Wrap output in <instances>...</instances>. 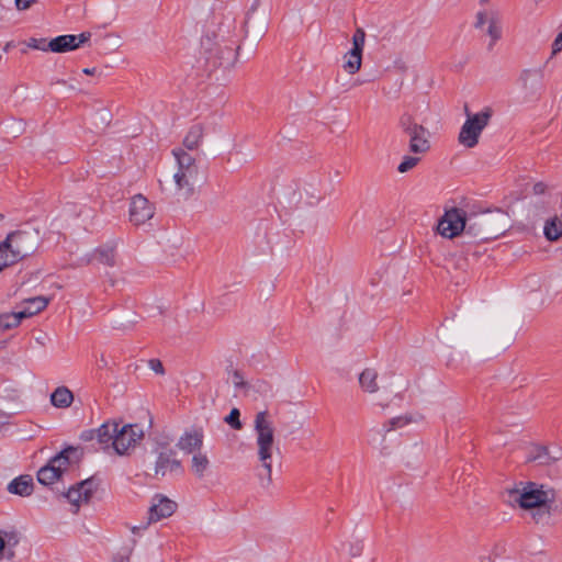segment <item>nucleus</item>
<instances>
[{"label":"nucleus","mask_w":562,"mask_h":562,"mask_svg":"<svg viewBox=\"0 0 562 562\" xmlns=\"http://www.w3.org/2000/svg\"><path fill=\"white\" fill-rule=\"evenodd\" d=\"M172 154L176 159V169L165 181L166 190L178 200H188L205 181V173L198 160L184 149H173Z\"/></svg>","instance_id":"f257e3e1"},{"label":"nucleus","mask_w":562,"mask_h":562,"mask_svg":"<svg viewBox=\"0 0 562 562\" xmlns=\"http://www.w3.org/2000/svg\"><path fill=\"white\" fill-rule=\"evenodd\" d=\"M254 430L256 435V453L258 461L265 470L263 486L272 483V457L278 450L276 446V429L268 411H260L255 415Z\"/></svg>","instance_id":"f03ea898"},{"label":"nucleus","mask_w":562,"mask_h":562,"mask_svg":"<svg viewBox=\"0 0 562 562\" xmlns=\"http://www.w3.org/2000/svg\"><path fill=\"white\" fill-rule=\"evenodd\" d=\"M508 225V215L505 212H484L467 216L465 231L475 237L488 239L501 235Z\"/></svg>","instance_id":"7ed1b4c3"},{"label":"nucleus","mask_w":562,"mask_h":562,"mask_svg":"<svg viewBox=\"0 0 562 562\" xmlns=\"http://www.w3.org/2000/svg\"><path fill=\"white\" fill-rule=\"evenodd\" d=\"M201 45L214 66L225 70H232L236 66L238 47H234L226 41L220 40L217 35L210 33L202 37Z\"/></svg>","instance_id":"20e7f679"},{"label":"nucleus","mask_w":562,"mask_h":562,"mask_svg":"<svg viewBox=\"0 0 562 562\" xmlns=\"http://www.w3.org/2000/svg\"><path fill=\"white\" fill-rule=\"evenodd\" d=\"M31 236L23 232H14L0 243V272L16 263L34 250Z\"/></svg>","instance_id":"39448f33"},{"label":"nucleus","mask_w":562,"mask_h":562,"mask_svg":"<svg viewBox=\"0 0 562 562\" xmlns=\"http://www.w3.org/2000/svg\"><path fill=\"white\" fill-rule=\"evenodd\" d=\"M467 120L458 135V142L464 148H474L480 140L483 130L488 125L493 115L491 108H484L477 113H469L465 108Z\"/></svg>","instance_id":"423d86ee"},{"label":"nucleus","mask_w":562,"mask_h":562,"mask_svg":"<svg viewBox=\"0 0 562 562\" xmlns=\"http://www.w3.org/2000/svg\"><path fill=\"white\" fill-rule=\"evenodd\" d=\"M398 125L408 137V149L414 155H426L430 150V133L409 113L401 115Z\"/></svg>","instance_id":"0eeeda50"},{"label":"nucleus","mask_w":562,"mask_h":562,"mask_svg":"<svg viewBox=\"0 0 562 562\" xmlns=\"http://www.w3.org/2000/svg\"><path fill=\"white\" fill-rule=\"evenodd\" d=\"M509 495L512 502L517 503L525 509L542 507L552 503L555 497L553 490L536 483H528L521 488L512 490Z\"/></svg>","instance_id":"6e6552de"},{"label":"nucleus","mask_w":562,"mask_h":562,"mask_svg":"<svg viewBox=\"0 0 562 562\" xmlns=\"http://www.w3.org/2000/svg\"><path fill=\"white\" fill-rule=\"evenodd\" d=\"M177 509V503L170 498L156 494L150 502L146 520L140 521L138 525L132 526L131 531L133 533H140L146 530L149 525L156 524L161 519H166L173 515Z\"/></svg>","instance_id":"1a4fd4ad"},{"label":"nucleus","mask_w":562,"mask_h":562,"mask_svg":"<svg viewBox=\"0 0 562 562\" xmlns=\"http://www.w3.org/2000/svg\"><path fill=\"white\" fill-rule=\"evenodd\" d=\"M144 437L143 428L137 424L117 426V432L113 442V450L119 456L130 454Z\"/></svg>","instance_id":"9d476101"},{"label":"nucleus","mask_w":562,"mask_h":562,"mask_svg":"<svg viewBox=\"0 0 562 562\" xmlns=\"http://www.w3.org/2000/svg\"><path fill=\"white\" fill-rule=\"evenodd\" d=\"M366 36L364 30L358 27L351 37L352 46L342 56V69L347 75L352 76L361 69Z\"/></svg>","instance_id":"9b49d317"},{"label":"nucleus","mask_w":562,"mask_h":562,"mask_svg":"<svg viewBox=\"0 0 562 562\" xmlns=\"http://www.w3.org/2000/svg\"><path fill=\"white\" fill-rule=\"evenodd\" d=\"M518 87L527 100H536L543 89V70L540 67L525 68L519 72Z\"/></svg>","instance_id":"f8f14e48"},{"label":"nucleus","mask_w":562,"mask_h":562,"mask_svg":"<svg viewBox=\"0 0 562 562\" xmlns=\"http://www.w3.org/2000/svg\"><path fill=\"white\" fill-rule=\"evenodd\" d=\"M467 214L461 209H450L445 212L437 225L438 233L446 238H453L465 229Z\"/></svg>","instance_id":"ddd939ff"},{"label":"nucleus","mask_w":562,"mask_h":562,"mask_svg":"<svg viewBox=\"0 0 562 562\" xmlns=\"http://www.w3.org/2000/svg\"><path fill=\"white\" fill-rule=\"evenodd\" d=\"M155 214L154 205L142 194L134 195L130 204V221L134 225H143Z\"/></svg>","instance_id":"4468645a"},{"label":"nucleus","mask_w":562,"mask_h":562,"mask_svg":"<svg viewBox=\"0 0 562 562\" xmlns=\"http://www.w3.org/2000/svg\"><path fill=\"white\" fill-rule=\"evenodd\" d=\"M94 491V483L92 480H85L71 486L65 494L72 506L71 512L76 514L81 505L88 504Z\"/></svg>","instance_id":"2eb2a0df"},{"label":"nucleus","mask_w":562,"mask_h":562,"mask_svg":"<svg viewBox=\"0 0 562 562\" xmlns=\"http://www.w3.org/2000/svg\"><path fill=\"white\" fill-rule=\"evenodd\" d=\"M90 38V33L79 35H59L48 41L49 52L67 53L77 49Z\"/></svg>","instance_id":"dca6fc26"},{"label":"nucleus","mask_w":562,"mask_h":562,"mask_svg":"<svg viewBox=\"0 0 562 562\" xmlns=\"http://www.w3.org/2000/svg\"><path fill=\"white\" fill-rule=\"evenodd\" d=\"M204 431L202 428L187 429L178 439L177 447L187 454H194L202 451Z\"/></svg>","instance_id":"f3484780"},{"label":"nucleus","mask_w":562,"mask_h":562,"mask_svg":"<svg viewBox=\"0 0 562 562\" xmlns=\"http://www.w3.org/2000/svg\"><path fill=\"white\" fill-rule=\"evenodd\" d=\"M117 422L108 420L97 429L89 431L86 438L95 439L104 450H113V442L115 439V434L117 432Z\"/></svg>","instance_id":"a211bd4d"},{"label":"nucleus","mask_w":562,"mask_h":562,"mask_svg":"<svg viewBox=\"0 0 562 562\" xmlns=\"http://www.w3.org/2000/svg\"><path fill=\"white\" fill-rule=\"evenodd\" d=\"M181 470V463L175 458V451L166 449L159 452L155 464V474L165 476Z\"/></svg>","instance_id":"6ab92c4d"},{"label":"nucleus","mask_w":562,"mask_h":562,"mask_svg":"<svg viewBox=\"0 0 562 562\" xmlns=\"http://www.w3.org/2000/svg\"><path fill=\"white\" fill-rule=\"evenodd\" d=\"M86 263H99L113 266L115 260V250L112 246H100L86 255Z\"/></svg>","instance_id":"aec40b11"},{"label":"nucleus","mask_w":562,"mask_h":562,"mask_svg":"<svg viewBox=\"0 0 562 562\" xmlns=\"http://www.w3.org/2000/svg\"><path fill=\"white\" fill-rule=\"evenodd\" d=\"M244 396L251 401L268 398L272 396V386L261 379L251 380L246 385Z\"/></svg>","instance_id":"412c9836"},{"label":"nucleus","mask_w":562,"mask_h":562,"mask_svg":"<svg viewBox=\"0 0 562 562\" xmlns=\"http://www.w3.org/2000/svg\"><path fill=\"white\" fill-rule=\"evenodd\" d=\"M79 458V450L74 447H69L61 452H59L57 456L50 459V463L58 468V471L60 472V475L67 470L70 463L76 462Z\"/></svg>","instance_id":"4be33fe9"},{"label":"nucleus","mask_w":562,"mask_h":562,"mask_svg":"<svg viewBox=\"0 0 562 562\" xmlns=\"http://www.w3.org/2000/svg\"><path fill=\"white\" fill-rule=\"evenodd\" d=\"M211 469V460L203 451L192 454L191 471L198 479H203Z\"/></svg>","instance_id":"5701e85b"},{"label":"nucleus","mask_w":562,"mask_h":562,"mask_svg":"<svg viewBox=\"0 0 562 562\" xmlns=\"http://www.w3.org/2000/svg\"><path fill=\"white\" fill-rule=\"evenodd\" d=\"M8 491L19 496H29L33 491V480L29 475H21L9 483Z\"/></svg>","instance_id":"b1692460"},{"label":"nucleus","mask_w":562,"mask_h":562,"mask_svg":"<svg viewBox=\"0 0 562 562\" xmlns=\"http://www.w3.org/2000/svg\"><path fill=\"white\" fill-rule=\"evenodd\" d=\"M74 402V393L67 386H58L50 394V404L57 408H68Z\"/></svg>","instance_id":"393cba45"},{"label":"nucleus","mask_w":562,"mask_h":562,"mask_svg":"<svg viewBox=\"0 0 562 562\" xmlns=\"http://www.w3.org/2000/svg\"><path fill=\"white\" fill-rule=\"evenodd\" d=\"M423 420V416L417 413H408L390 419L387 424L383 425L384 431L403 428L409 424H416Z\"/></svg>","instance_id":"a878e982"},{"label":"nucleus","mask_w":562,"mask_h":562,"mask_svg":"<svg viewBox=\"0 0 562 562\" xmlns=\"http://www.w3.org/2000/svg\"><path fill=\"white\" fill-rule=\"evenodd\" d=\"M359 384L364 392L375 393L379 391L378 372L374 369H364L359 375Z\"/></svg>","instance_id":"bb28decb"},{"label":"nucleus","mask_w":562,"mask_h":562,"mask_svg":"<svg viewBox=\"0 0 562 562\" xmlns=\"http://www.w3.org/2000/svg\"><path fill=\"white\" fill-rule=\"evenodd\" d=\"M204 136V130L201 125L196 124L190 127L183 138V146L189 150H195L200 147Z\"/></svg>","instance_id":"cd10ccee"},{"label":"nucleus","mask_w":562,"mask_h":562,"mask_svg":"<svg viewBox=\"0 0 562 562\" xmlns=\"http://www.w3.org/2000/svg\"><path fill=\"white\" fill-rule=\"evenodd\" d=\"M61 477L58 468H55L50 461L47 465L40 469L37 472V481L43 485H50Z\"/></svg>","instance_id":"c85d7f7f"},{"label":"nucleus","mask_w":562,"mask_h":562,"mask_svg":"<svg viewBox=\"0 0 562 562\" xmlns=\"http://www.w3.org/2000/svg\"><path fill=\"white\" fill-rule=\"evenodd\" d=\"M561 457V451L557 449L554 453H551L547 447H537L533 454L529 457V460L539 461L541 464H549Z\"/></svg>","instance_id":"c756f323"},{"label":"nucleus","mask_w":562,"mask_h":562,"mask_svg":"<svg viewBox=\"0 0 562 562\" xmlns=\"http://www.w3.org/2000/svg\"><path fill=\"white\" fill-rule=\"evenodd\" d=\"M544 236L548 240L554 241L562 237V218L553 217L547 221L543 228Z\"/></svg>","instance_id":"7c9ffc66"},{"label":"nucleus","mask_w":562,"mask_h":562,"mask_svg":"<svg viewBox=\"0 0 562 562\" xmlns=\"http://www.w3.org/2000/svg\"><path fill=\"white\" fill-rule=\"evenodd\" d=\"M49 303V299L45 296H35L26 299L22 302V306L26 308L30 316L42 312Z\"/></svg>","instance_id":"2f4dec72"},{"label":"nucleus","mask_w":562,"mask_h":562,"mask_svg":"<svg viewBox=\"0 0 562 562\" xmlns=\"http://www.w3.org/2000/svg\"><path fill=\"white\" fill-rule=\"evenodd\" d=\"M18 542L19 539L14 532L4 531L3 535H0V559L3 558L5 552H8L9 558H12L14 552L11 548L16 546Z\"/></svg>","instance_id":"473e14b6"},{"label":"nucleus","mask_w":562,"mask_h":562,"mask_svg":"<svg viewBox=\"0 0 562 562\" xmlns=\"http://www.w3.org/2000/svg\"><path fill=\"white\" fill-rule=\"evenodd\" d=\"M502 23L499 16H492L487 24L486 33L490 37L488 48L492 49L494 45L502 38Z\"/></svg>","instance_id":"72a5a7b5"},{"label":"nucleus","mask_w":562,"mask_h":562,"mask_svg":"<svg viewBox=\"0 0 562 562\" xmlns=\"http://www.w3.org/2000/svg\"><path fill=\"white\" fill-rule=\"evenodd\" d=\"M31 317L25 307L14 312L5 313L8 330L18 327L24 318Z\"/></svg>","instance_id":"f704fd0d"},{"label":"nucleus","mask_w":562,"mask_h":562,"mask_svg":"<svg viewBox=\"0 0 562 562\" xmlns=\"http://www.w3.org/2000/svg\"><path fill=\"white\" fill-rule=\"evenodd\" d=\"M424 155H405L402 158V161L397 166V171L400 173H406L409 170L414 169L422 160Z\"/></svg>","instance_id":"c9c22d12"},{"label":"nucleus","mask_w":562,"mask_h":562,"mask_svg":"<svg viewBox=\"0 0 562 562\" xmlns=\"http://www.w3.org/2000/svg\"><path fill=\"white\" fill-rule=\"evenodd\" d=\"M229 379L234 387L236 390H239L241 392V395L244 396L246 392V385L248 384L249 381L245 380L244 375L238 371H234Z\"/></svg>","instance_id":"e433bc0d"},{"label":"nucleus","mask_w":562,"mask_h":562,"mask_svg":"<svg viewBox=\"0 0 562 562\" xmlns=\"http://www.w3.org/2000/svg\"><path fill=\"white\" fill-rule=\"evenodd\" d=\"M239 411L237 408H233L229 414L225 417V422L234 429H241L243 425L239 420Z\"/></svg>","instance_id":"4c0bfd02"},{"label":"nucleus","mask_w":562,"mask_h":562,"mask_svg":"<svg viewBox=\"0 0 562 562\" xmlns=\"http://www.w3.org/2000/svg\"><path fill=\"white\" fill-rule=\"evenodd\" d=\"M498 14L494 11H480L476 14L475 27L481 29L484 24L490 23V19L492 16H497Z\"/></svg>","instance_id":"58836bf2"},{"label":"nucleus","mask_w":562,"mask_h":562,"mask_svg":"<svg viewBox=\"0 0 562 562\" xmlns=\"http://www.w3.org/2000/svg\"><path fill=\"white\" fill-rule=\"evenodd\" d=\"M48 41L46 38H30L27 46L33 49L49 52Z\"/></svg>","instance_id":"ea45409f"},{"label":"nucleus","mask_w":562,"mask_h":562,"mask_svg":"<svg viewBox=\"0 0 562 562\" xmlns=\"http://www.w3.org/2000/svg\"><path fill=\"white\" fill-rule=\"evenodd\" d=\"M363 551L362 540H355L349 543L348 554L352 558H358Z\"/></svg>","instance_id":"a19ab883"},{"label":"nucleus","mask_w":562,"mask_h":562,"mask_svg":"<svg viewBox=\"0 0 562 562\" xmlns=\"http://www.w3.org/2000/svg\"><path fill=\"white\" fill-rule=\"evenodd\" d=\"M562 52V31L558 33L555 36L552 46H551V55L555 56Z\"/></svg>","instance_id":"79ce46f5"},{"label":"nucleus","mask_w":562,"mask_h":562,"mask_svg":"<svg viewBox=\"0 0 562 562\" xmlns=\"http://www.w3.org/2000/svg\"><path fill=\"white\" fill-rule=\"evenodd\" d=\"M148 367L157 374H164L165 373V370H164V366L161 363L160 360L158 359H150L148 361Z\"/></svg>","instance_id":"37998d69"},{"label":"nucleus","mask_w":562,"mask_h":562,"mask_svg":"<svg viewBox=\"0 0 562 562\" xmlns=\"http://www.w3.org/2000/svg\"><path fill=\"white\" fill-rule=\"evenodd\" d=\"M34 1L35 0H15V5L18 10H26Z\"/></svg>","instance_id":"c03bdc74"},{"label":"nucleus","mask_w":562,"mask_h":562,"mask_svg":"<svg viewBox=\"0 0 562 562\" xmlns=\"http://www.w3.org/2000/svg\"><path fill=\"white\" fill-rule=\"evenodd\" d=\"M546 191H547V184L543 182H537L532 187V192L535 194H538V195L543 194V193H546Z\"/></svg>","instance_id":"a18cd8bd"},{"label":"nucleus","mask_w":562,"mask_h":562,"mask_svg":"<svg viewBox=\"0 0 562 562\" xmlns=\"http://www.w3.org/2000/svg\"><path fill=\"white\" fill-rule=\"evenodd\" d=\"M5 313H0V329L1 330H8L7 327V321H5Z\"/></svg>","instance_id":"49530a36"},{"label":"nucleus","mask_w":562,"mask_h":562,"mask_svg":"<svg viewBox=\"0 0 562 562\" xmlns=\"http://www.w3.org/2000/svg\"><path fill=\"white\" fill-rule=\"evenodd\" d=\"M10 416L0 411V427L9 423Z\"/></svg>","instance_id":"de8ad7c7"},{"label":"nucleus","mask_w":562,"mask_h":562,"mask_svg":"<svg viewBox=\"0 0 562 562\" xmlns=\"http://www.w3.org/2000/svg\"><path fill=\"white\" fill-rule=\"evenodd\" d=\"M260 3H261V0H254L252 3H251L250 10L252 12L257 11L258 8L260 7Z\"/></svg>","instance_id":"09e8293b"},{"label":"nucleus","mask_w":562,"mask_h":562,"mask_svg":"<svg viewBox=\"0 0 562 562\" xmlns=\"http://www.w3.org/2000/svg\"><path fill=\"white\" fill-rule=\"evenodd\" d=\"M83 74H86V75H94L95 74V68H85L83 69Z\"/></svg>","instance_id":"8fccbe9b"},{"label":"nucleus","mask_w":562,"mask_h":562,"mask_svg":"<svg viewBox=\"0 0 562 562\" xmlns=\"http://www.w3.org/2000/svg\"><path fill=\"white\" fill-rule=\"evenodd\" d=\"M126 561H127V557H121V558H119V560H117V558H114V562H126Z\"/></svg>","instance_id":"3c124183"},{"label":"nucleus","mask_w":562,"mask_h":562,"mask_svg":"<svg viewBox=\"0 0 562 562\" xmlns=\"http://www.w3.org/2000/svg\"><path fill=\"white\" fill-rule=\"evenodd\" d=\"M380 452H381V454H383V456H387V454H389V451H386V449H385V448L381 449V451H380Z\"/></svg>","instance_id":"603ef678"},{"label":"nucleus","mask_w":562,"mask_h":562,"mask_svg":"<svg viewBox=\"0 0 562 562\" xmlns=\"http://www.w3.org/2000/svg\"><path fill=\"white\" fill-rule=\"evenodd\" d=\"M1 217H2V216L0 215V218H1Z\"/></svg>","instance_id":"864d4df0"}]
</instances>
